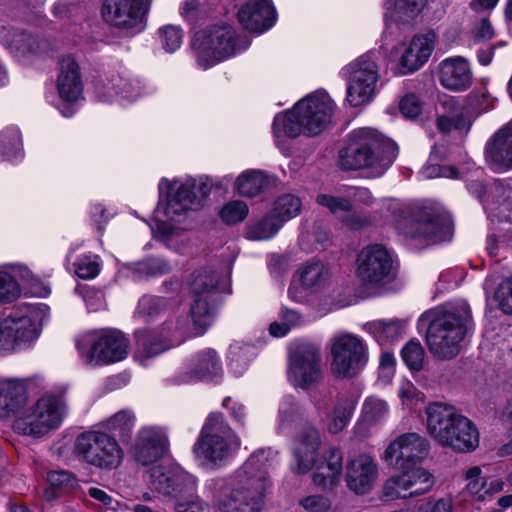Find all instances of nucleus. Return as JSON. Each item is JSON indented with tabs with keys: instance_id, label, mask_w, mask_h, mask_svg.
Returning <instances> with one entry per match:
<instances>
[{
	"instance_id": "1a4fd4ad",
	"label": "nucleus",
	"mask_w": 512,
	"mask_h": 512,
	"mask_svg": "<svg viewBox=\"0 0 512 512\" xmlns=\"http://www.w3.org/2000/svg\"><path fill=\"white\" fill-rule=\"evenodd\" d=\"M67 415L62 395L47 392L32 404L23 405L13 422V430L21 435L41 438L58 429Z\"/></svg>"
},
{
	"instance_id": "39448f33",
	"label": "nucleus",
	"mask_w": 512,
	"mask_h": 512,
	"mask_svg": "<svg viewBox=\"0 0 512 512\" xmlns=\"http://www.w3.org/2000/svg\"><path fill=\"white\" fill-rule=\"evenodd\" d=\"M397 156L396 144L372 128H358L347 135L339 153L345 170H367L372 177L383 175Z\"/></svg>"
},
{
	"instance_id": "79ce46f5",
	"label": "nucleus",
	"mask_w": 512,
	"mask_h": 512,
	"mask_svg": "<svg viewBox=\"0 0 512 512\" xmlns=\"http://www.w3.org/2000/svg\"><path fill=\"white\" fill-rule=\"evenodd\" d=\"M0 41L22 56L38 52L42 44L31 34L6 28L0 30Z\"/></svg>"
},
{
	"instance_id": "8fccbe9b",
	"label": "nucleus",
	"mask_w": 512,
	"mask_h": 512,
	"mask_svg": "<svg viewBox=\"0 0 512 512\" xmlns=\"http://www.w3.org/2000/svg\"><path fill=\"white\" fill-rule=\"evenodd\" d=\"M303 409L292 396L282 398L279 405L278 430L284 432L296 425L303 417Z\"/></svg>"
},
{
	"instance_id": "052dcab7",
	"label": "nucleus",
	"mask_w": 512,
	"mask_h": 512,
	"mask_svg": "<svg viewBox=\"0 0 512 512\" xmlns=\"http://www.w3.org/2000/svg\"><path fill=\"white\" fill-rule=\"evenodd\" d=\"M481 474L482 470L478 466L469 468L465 474L467 480L466 491L479 502H482L480 496H483L485 491V478L481 477Z\"/></svg>"
},
{
	"instance_id": "de8ad7c7",
	"label": "nucleus",
	"mask_w": 512,
	"mask_h": 512,
	"mask_svg": "<svg viewBox=\"0 0 512 512\" xmlns=\"http://www.w3.org/2000/svg\"><path fill=\"white\" fill-rule=\"evenodd\" d=\"M427 0H385L386 15L395 21H408L424 7Z\"/></svg>"
},
{
	"instance_id": "bf43d9fd",
	"label": "nucleus",
	"mask_w": 512,
	"mask_h": 512,
	"mask_svg": "<svg viewBox=\"0 0 512 512\" xmlns=\"http://www.w3.org/2000/svg\"><path fill=\"white\" fill-rule=\"evenodd\" d=\"M498 308L507 315H512V275L503 279L494 292Z\"/></svg>"
},
{
	"instance_id": "58836bf2",
	"label": "nucleus",
	"mask_w": 512,
	"mask_h": 512,
	"mask_svg": "<svg viewBox=\"0 0 512 512\" xmlns=\"http://www.w3.org/2000/svg\"><path fill=\"white\" fill-rule=\"evenodd\" d=\"M316 202L327 208L332 214L340 217L343 223L351 229H359L367 223L365 218L360 217L352 210L353 205L347 198L319 194L316 197Z\"/></svg>"
},
{
	"instance_id": "e2e57ef3",
	"label": "nucleus",
	"mask_w": 512,
	"mask_h": 512,
	"mask_svg": "<svg viewBox=\"0 0 512 512\" xmlns=\"http://www.w3.org/2000/svg\"><path fill=\"white\" fill-rule=\"evenodd\" d=\"M399 109L406 118H416L422 111V102L417 95L407 94L401 99Z\"/></svg>"
},
{
	"instance_id": "9d476101",
	"label": "nucleus",
	"mask_w": 512,
	"mask_h": 512,
	"mask_svg": "<svg viewBox=\"0 0 512 512\" xmlns=\"http://www.w3.org/2000/svg\"><path fill=\"white\" fill-rule=\"evenodd\" d=\"M191 45L196 53L197 64L206 70L245 50L249 42L238 38L232 26L222 24L197 32Z\"/></svg>"
},
{
	"instance_id": "dca6fc26",
	"label": "nucleus",
	"mask_w": 512,
	"mask_h": 512,
	"mask_svg": "<svg viewBox=\"0 0 512 512\" xmlns=\"http://www.w3.org/2000/svg\"><path fill=\"white\" fill-rule=\"evenodd\" d=\"M288 382L296 389L307 390L322 379L320 348L310 342H298L290 348Z\"/></svg>"
},
{
	"instance_id": "37998d69",
	"label": "nucleus",
	"mask_w": 512,
	"mask_h": 512,
	"mask_svg": "<svg viewBox=\"0 0 512 512\" xmlns=\"http://www.w3.org/2000/svg\"><path fill=\"white\" fill-rule=\"evenodd\" d=\"M273 179L261 170H247L235 180V189L239 195L254 197L268 187Z\"/></svg>"
},
{
	"instance_id": "c9c22d12",
	"label": "nucleus",
	"mask_w": 512,
	"mask_h": 512,
	"mask_svg": "<svg viewBox=\"0 0 512 512\" xmlns=\"http://www.w3.org/2000/svg\"><path fill=\"white\" fill-rule=\"evenodd\" d=\"M56 88L59 97L66 102H75L81 97L83 82L74 58L67 56L60 61Z\"/></svg>"
},
{
	"instance_id": "a211bd4d",
	"label": "nucleus",
	"mask_w": 512,
	"mask_h": 512,
	"mask_svg": "<svg viewBox=\"0 0 512 512\" xmlns=\"http://www.w3.org/2000/svg\"><path fill=\"white\" fill-rule=\"evenodd\" d=\"M484 93L471 92L465 100L448 98L442 102L444 113L437 118V127L443 133L456 132L467 135L477 116L488 107Z\"/></svg>"
},
{
	"instance_id": "13d9d810",
	"label": "nucleus",
	"mask_w": 512,
	"mask_h": 512,
	"mask_svg": "<svg viewBox=\"0 0 512 512\" xmlns=\"http://www.w3.org/2000/svg\"><path fill=\"white\" fill-rule=\"evenodd\" d=\"M75 273L79 278L92 279L99 274L100 265L97 256L84 254L74 262Z\"/></svg>"
},
{
	"instance_id": "5701e85b",
	"label": "nucleus",
	"mask_w": 512,
	"mask_h": 512,
	"mask_svg": "<svg viewBox=\"0 0 512 512\" xmlns=\"http://www.w3.org/2000/svg\"><path fill=\"white\" fill-rule=\"evenodd\" d=\"M149 5L150 0H105L103 15L114 26L136 34L145 28Z\"/></svg>"
},
{
	"instance_id": "680f3d73",
	"label": "nucleus",
	"mask_w": 512,
	"mask_h": 512,
	"mask_svg": "<svg viewBox=\"0 0 512 512\" xmlns=\"http://www.w3.org/2000/svg\"><path fill=\"white\" fill-rule=\"evenodd\" d=\"M299 504L307 512H328L331 501L323 495H310L302 498Z\"/></svg>"
},
{
	"instance_id": "6e6552de",
	"label": "nucleus",
	"mask_w": 512,
	"mask_h": 512,
	"mask_svg": "<svg viewBox=\"0 0 512 512\" xmlns=\"http://www.w3.org/2000/svg\"><path fill=\"white\" fill-rule=\"evenodd\" d=\"M240 445V438L225 417L221 413H211L194 445V452L206 466L219 468L226 465Z\"/></svg>"
},
{
	"instance_id": "4c0bfd02",
	"label": "nucleus",
	"mask_w": 512,
	"mask_h": 512,
	"mask_svg": "<svg viewBox=\"0 0 512 512\" xmlns=\"http://www.w3.org/2000/svg\"><path fill=\"white\" fill-rule=\"evenodd\" d=\"M28 381L20 379H5L0 381V418L21 412L27 401Z\"/></svg>"
},
{
	"instance_id": "6ab92c4d",
	"label": "nucleus",
	"mask_w": 512,
	"mask_h": 512,
	"mask_svg": "<svg viewBox=\"0 0 512 512\" xmlns=\"http://www.w3.org/2000/svg\"><path fill=\"white\" fill-rule=\"evenodd\" d=\"M216 284V276L207 270L193 272L188 280L192 298L190 318L196 327L205 328L211 322Z\"/></svg>"
},
{
	"instance_id": "393cba45",
	"label": "nucleus",
	"mask_w": 512,
	"mask_h": 512,
	"mask_svg": "<svg viewBox=\"0 0 512 512\" xmlns=\"http://www.w3.org/2000/svg\"><path fill=\"white\" fill-rule=\"evenodd\" d=\"M393 259L391 253L381 244L364 247L357 257V275L367 285H380L391 274Z\"/></svg>"
},
{
	"instance_id": "cd10ccee",
	"label": "nucleus",
	"mask_w": 512,
	"mask_h": 512,
	"mask_svg": "<svg viewBox=\"0 0 512 512\" xmlns=\"http://www.w3.org/2000/svg\"><path fill=\"white\" fill-rule=\"evenodd\" d=\"M223 374L221 361L212 349L200 351L190 357L175 377L178 384H188L199 380H215Z\"/></svg>"
},
{
	"instance_id": "69168bd1",
	"label": "nucleus",
	"mask_w": 512,
	"mask_h": 512,
	"mask_svg": "<svg viewBox=\"0 0 512 512\" xmlns=\"http://www.w3.org/2000/svg\"><path fill=\"white\" fill-rule=\"evenodd\" d=\"M453 500L450 496L439 499H430L423 503L418 512H452Z\"/></svg>"
},
{
	"instance_id": "9b49d317",
	"label": "nucleus",
	"mask_w": 512,
	"mask_h": 512,
	"mask_svg": "<svg viewBox=\"0 0 512 512\" xmlns=\"http://www.w3.org/2000/svg\"><path fill=\"white\" fill-rule=\"evenodd\" d=\"M189 323V318L175 312L153 329H138L135 332L136 350L134 358L146 366L150 359L180 343Z\"/></svg>"
},
{
	"instance_id": "f8f14e48",
	"label": "nucleus",
	"mask_w": 512,
	"mask_h": 512,
	"mask_svg": "<svg viewBox=\"0 0 512 512\" xmlns=\"http://www.w3.org/2000/svg\"><path fill=\"white\" fill-rule=\"evenodd\" d=\"M73 452L78 460L102 471L117 469L124 460V451L117 439L100 430L79 434Z\"/></svg>"
},
{
	"instance_id": "f3484780",
	"label": "nucleus",
	"mask_w": 512,
	"mask_h": 512,
	"mask_svg": "<svg viewBox=\"0 0 512 512\" xmlns=\"http://www.w3.org/2000/svg\"><path fill=\"white\" fill-rule=\"evenodd\" d=\"M331 372L337 378H352L360 373L368 362L366 342L354 334H341L334 338L331 347Z\"/></svg>"
},
{
	"instance_id": "0eeeda50",
	"label": "nucleus",
	"mask_w": 512,
	"mask_h": 512,
	"mask_svg": "<svg viewBox=\"0 0 512 512\" xmlns=\"http://www.w3.org/2000/svg\"><path fill=\"white\" fill-rule=\"evenodd\" d=\"M425 414L427 431L439 445L458 452H469L478 447L477 428L455 407L433 402L426 406Z\"/></svg>"
},
{
	"instance_id": "b1692460",
	"label": "nucleus",
	"mask_w": 512,
	"mask_h": 512,
	"mask_svg": "<svg viewBox=\"0 0 512 512\" xmlns=\"http://www.w3.org/2000/svg\"><path fill=\"white\" fill-rule=\"evenodd\" d=\"M428 453L427 439L418 433L410 432L392 441L384 451L383 459L388 465L405 469L424 460Z\"/></svg>"
},
{
	"instance_id": "f704fd0d",
	"label": "nucleus",
	"mask_w": 512,
	"mask_h": 512,
	"mask_svg": "<svg viewBox=\"0 0 512 512\" xmlns=\"http://www.w3.org/2000/svg\"><path fill=\"white\" fill-rule=\"evenodd\" d=\"M472 78L470 65L464 57H449L439 64V82L448 90L465 91L471 86Z\"/></svg>"
},
{
	"instance_id": "e433bc0d",
	"label": "nucleus",
	"mask_w": 512,
	"mask_h": 512,
	"mask_svg": "<svg viewBox=\"0 0 512 512\" xmlns=\"http://www.w3.org/2000/svg\"><path fill=\"white\" fill-rule=\"evenodd\" d=\"M389 414L387 402L381 398L367 397L362 405L361 415L353 427V432L357 437H368L374 427L384 422Z\"/></svg>"
},
{
	"instance_id": "5fc2aeb1",
	"label": "nucleus",
	"mask_w": 512,
	"mask_h": 512,
	"mask_svg": "<svg viewBox=\"0 0 512 512\" xmlns=\"http://www.w3.org/2000/svg\"><path fill=\"white\" fill-rule=\"evenodd\" d=\"M159 39L162 47L169 53L179 49L183 42V30L176 25H165L158 31Z\"/></svg>"
},
{
	"instance_id": "4d7b16f0",
	"label": "nucleus",
	"mask_w": 512,
	"mask_h": 512,
	"mask_svg": "<svg viewBox=\"0 0 512 512\" xmlns=\"http://www.w3.org/2000/svg\"><path fill=\"white\" fill-rule=\"evenodd\" d=\"M404 363L411 369L418 371L422 368L424 360V350L419 341H409L401 351Z\"/></svg>"
},
{
	"instance_id": "f03ea898",
	"label": "nucleus",
	"mask_w": 512,
	"mask_h": 512,
	"mask_svg": "<svg viewBox=\"0 0 512 512\" xmlns=\"http://www.w3.org/2000/svg\"><path fill=\"white\" fill-rule=\"evenodd\" d=\"M232 181L231 175H226L217 182L208 176L186 177L173 181L161 179L158 185L159 195L162 198L166 194V201L159 203L155 210V226L152 228L154 234L164 241H169L174 233L172 223L182 222L190 212L199 209L214 186L223 188Z\"/></svg>"
},
{
	"instance_id": "2f4dec72",
	"label": "nucleus",
	"mask_w": 512,
	"mask_h": 512,
	"mask_svg": "<svg viewBox=\"0 0 512 512\" xmlns=\"http://www.w3.org/2000/svg\"><path fill=\"white\" fill-rule=\"evenodd\" d=\"M19 281L31 289L38 284V278L25 265L4 264L0 266V301L11 302L20 297Z\"/></svg>"
},
{
	"instance_id": "4468645a",
	"label": "nucleus",
	"mask_w": 512,
	"mask_h": 512,
	"mask_svg": "<svg viewBox=\"0 0 512 512\" xmlns=\"http://www.w3.org/2000/svg\"><path fill=\"white\" fill-rule=\"evenodd\" d=\"M77 348L86 364L97 366L125 359L129 342L120 331L104 329L84 335L77 341Z\"/></svg>"
},
{
	"instance_id": "bb28decb",
	"label": "nucleus",
	"mask_w": 512,
	"mask_h": 512,
	"mask_svg": "<svg viewBox=\"0 0 512 512\" xmlns=\"http://www.w3.org/2000/svg\"><path fill=\"white\" fill-rule=\"evenodd\" d=\"M95 93L103 101L116 100L125 105L142 96L143 87L140 80L127 72L113 73L96 84Z\"/></svg>"
},
{
	"instance_id": "09e8293b",
	"label": "nucleus",
	"mask_w": 512,
	"mask_h": 512,
	"mask_svg": "<svg viewBox=\"0 0 512 512\" xmlns=\"http://www.w3.org/2000/svg\"><path fill=\"white\" fill-rule=\"evenodd\" d=\"M302 210V200L294 194H283L273 203L271 212L284 225L287 221L297 217Z\"/></svg>"
},
{
	"instance_id": "7ed1b4c3",
	"label": "nucleus",
	"mask_w": 512,
	"mask_h": 512,
	"mask_svg": "<svg viewBox=\"0 0 512 512\" xmlns=\"http://www.w3.org/2000/svg\"><path fill=\"white\" fill-rule=\"evenodd\" d=\"M334 111L335 104L325 91L300 99L292 109L275 115L272 129L276 145L284 151L287 139L321 134L331 124Z\"/></svg>"
},
{
	"instance_id": "0e129e2a",
	"label": "nucleus",
	"mask_w": 512,
	"mask_h": 512,
	"mask_svg": "<svg viewBox=\"0 0 512 512\" xmlns=\"http://www.w3.org/2000/svg\"><path fill=\"white\" fill-rule=\"evenodd\" d=\"M175 512H216L209 504L199 498L178 500L174 506Z\"/></svg>"
},
{
	"instance_id": "3c124183",
	"label": "nucleus",
	"mask_w": 512,
	"mask_h": 512,
	"mask_svg": "<svg viewBox=\"0 0 512 512\" xmlns=\"http://www.w3.org/2000/svg\"><path fill=\"white\" fill-rule=\"evenodd\" d=\"M21 151V135L16 127H8L0 132V160H12Z\"/></svg>"
},
{
	"instance_id": "a878e982",
	"label": "nucleus",
	"mask_w": 512,
	"mask_h": 512,
	"mask_svg": "<svg viewBox=\"0 0 512 512\" xmlns=\"http://www.w3.org/2000/svg\"><path fill=\"white\" fill-rule=\"evenodd\" d=\"M435 42L436 35L432 31L415 35L408 44L400 41L393 48L395 53H401L397 65L398 73L406 75L419 70L430 58Z\"/></svg>"
},
{
	"instance_id": "c85d7f7f",
	"label": "nucleus",
	"mask_w": 512,
	"mask_h": 512,
	"mask_svg": "<svg viewBox=\"0 0 512 512\" xmlns=\"http://www.w3.org/2000/svg\"><path fill=\"white\" fill-rule=\"evenodd\" d=\"M168 447L165 431L160 427L147 426L138 431L132 446V454L138 463L150 465L162 458Z\"/></svg>"
},
{
	"instance_id": "774afa93",
	"label": "nucleus",
	"mask_w": 512,
	"mask_h": 512,
	"mask_svg": "<svg viewBox=\"0 0 512 512\" xmlns=\"http://www.w3.org/2000/svg\"><path fill=\"white\" fill-rule=\"evenodd\" d=\"M83 299L89 311H98L105 307L104 295L94 288H85Z\"/></svg>"
},
{
	"instance_id": "473e14b6",
	"label": "nucleus",
	"mask_w": 512,
	"mask_h": 512,
	"mask_svg": "<svg viewBox=\"0 0 512 512\" xmlns=\"http://www.w3.org/2000/svg\"><path fill=\"white\" fill-rule=\"evenodd\" d=\"M277 13L270 0H251L238 11L240 24L251 32L262 33L276 22Z\"/></svg>"
},
{
	"instance_id": "7c9ffc66",
	"label": "nucleus",
	"mask_w": 512,
	"mask_h": 512,
	"mask_svg": "<svg viewBox=\"0 0 512 512\" xmlns=\"http://www.w3.org/2000/svg\"><path fill=\"white\" fill-rule=\"evenodd\" d=\"M486 164L494 172L512 169V124L500 128L487 141L484 148Z\"/></svg>"
},
{
	"instance_id": "338daca9",
	"label": "nucleus",
	"mask_w": 512,
	"mask_h": 512,
	"mask_svg": "<svg viewBox=\"0 0 512 512\" xmlns=\"http://www.w3.org/2000/svg\"><path fill=\"white\" fill-rule=\"evenodd\" d=\"M421 173L426 178L446 177L456 179L458 177V171L453 166L439 164H429L422 169Z\"/></svg>"
},
{
	"instance_id": "c03bdc74",
	"label": "nucleus",
	"mask_w": 512,
	"mask_h": 512,
	"mask_svg": "<svg viewBox=\"0 0 512 512\" xmlns=\"http://www.w3.org/2000/svg\"><path fill=\"white\" fill-rule=\"evenodd\" d=\"M128 275L134 280L146 277H158L171 271V265L164 258L152 257L143 261L130 263L125 266Z\"/></svg>"
},
{
	"instance_id": "20e7f679",
	"label": "nucleus",
	"mask_w": 512,
	"mask_h": 512,
	"mask_svg": "<svg viewBox=\"0 0 512 512\" xmlns=\"http://www.w3.org/2000/svg\"><path fill=\"white\" fill-rule=\"evenodd\" d=\"M471 323L469 304L459 300L424 312L418 327L427 328L426 342L434 356L451 359L459 354L460 343Z\"/></svg>"
},
{
	"instance_id": "ea45409f",
	"label": "nucleus",
	"mask_w": 512,
	"mask_h": 512,
	"mask_svg": "<svg viewBox=\"0 0 512 512\" xmlns=\"http://www.w3.org/2000/svg\"><path fill=\"white\" fill-rule=\"evenodd\" d=\"M296 276L304 289L312 293L326 287L330 279V272L323 262L312 261L302 265Z\"/></svg>"
},
{
	"instance_id": "412c9836",
	"label": "nucleus",
	"mask_w": 512,
	"mask_h": 512,
	"mask_svg": "<svg viewBox=\"0 0 512 512\" xmlns=\"http://www.w3.org/2000/svg\"><path fill=\"white\" fill-rule=\"evenodd\" d=\"M433 485L434 478L426 469L405 468L401 474L384 483L382 493L386 500L406 499L427 493Z\"/></svg>"
},
{
	"instance_id": "a19ab883",
	"label": "nucleus",
	"mask_w": 512,
	"mask_h": 512,
	"mask_svg": "<svg viewBox=\"0 0 512 512\" xmlns=\"http://www.w3.org/2000/svg\"><path fill=\"white\" fill-rule=\"evenodd\" d=\"M366 332L371 334L381 345L392 343L404 334L405 323L399 319H381L364 324Z\"/></svg>"
},
{
	"instance_id": "ddd939ff",
	"label": "nucleus",
	"mask_w": 512,
	"mask_h": 512,
	"mask_svg": "<svg viewBox=\"0 0 512 512\" xmlns=\"http://www.w3.org/2000/svg\"><path fill=\"white\" fill-rule=\"evenodd\" d=\"M378 60V53L369 51L342 69L347 82L346 99L352 107L367 104L375 97L380 77Z\"/></svg>"
},
{
	"instance_id": "864d4df0",
	"label": "nucleus",
	"mask_w": 512,
	"mask_h": 512,
	"mask_svg": "<svg viewBox=\"0 0 512 512\" xmlns=\"http://www.w3.org/2000/svg\"><path fill=\"white\" fill-rule=\"evenodd\" d=\"M135 420L136 417L132 410L123 409L105 420L104 427L109 431L122 434L129 432L134 427Z\"/></svg>"
},
{
	"instance_id": "72a5a7b5",
	"label": "nucleus",
	"mask_w": 512,
	"mask_h": 512,
	"mask_svg": "<svg viewBox=\"0 0 512 512\" xmlns=\"http://www.w3.org/2000/svg\"><path fill=\"white\" fill-rule=\"evenodd\" d=\"M377 473V465L369 455H358L347 464V486L357 494H365L373 487Z\"/></svg>"
},
{
	"instance_id": "2eb2a0df",
	"label": "nucleus",
	"mask_w": 512,
	"mask_h": 512,
	"mask_svg": "<svg viewBox=\"0 0 512 512\" xmlns=\"http://www.w3.org/2000/svg\"><path fill=\"white\" fill-rule=\"evenodd\" d=\"M48 307L44 304L27 306L22 315L11 314L0 321V347L5 351L13 350L17 345L35 340L40 328L48 316Z\"/></svg>"
},
{
	"instance_id": "aec40b11",
	"label": "nucleus",
	"mask_w": 512,
	"mask_h": 512,
	"mask_svg": "<svg viewBox=\"0 0 512 512\" xmlns=\"http://www.w3.org/2000/svg\"><path fill=\"white\" fill-rule=\"evenodd\" d=\"M407 235L425 244H437L452 238L451 216L435 208L425 207L410 223Z\"/></svg>"
},
{
	"instance_id": "c756f323",
	"label": "nucleus",
	"mask_w": 512,
	"mask_h": 512,
	"mask_svg": "<svg viewBox=\"0 0 512 512\" xmlns=\"http://www.w3.org/2000/svg\"><path fill=\"white\" fill-rule=\"evenodd\" d=\"M358 398L350 392H341L331 400L330 406L324 401L316 402L318 412L326 415V428L330 434L342 432L350 423Z\"/></svg>"
},
{
	"instance_id": "6e6d98bb",
	"label": "nucleus",
	"mask_w": 512,
	"mask_h": 512,
	"mask_svg": "<svg viewBox=\"0 0 512 512\" xmlns=\"http://www.w3.org/2000/svg\"><path fill=\"white\" fill-rule=\"evenodd\" d=\"M249 212L247 204L241 200H232L226 203L221 211L220 217L226 224L232 225L243 221Z\"/></svg>"
},
{
	"instance_id": "423d86ee",
	"label": "nucleus",
	"mask_w": 512,
	"mask_h": 512,
	"mask_svg": "<svg viewBox=\"0 0 512 512\" xmlns=\"http://www.w3.org/2000/svg\"><path fill=\"white\" fill-rule=\"evenodd\" d=\"M320 445V433L315 427H307L301 431L294 448L295 471L306 474L315 468L312 474L314 485L322 490H330L339 483L343 470V453L337 447H329L317 461Z\"/></svg>"
},
{
	"instance_id": "49530a36",
	"label": "nucleus",
	"mask_w": 512,
	"mask_h": 512,
	"mask_svg": "<svg viewBox=\"0 0 512 512\" xmlns=\"http://www.w3.org/2000/svg\"><path fill=\"white\" fill-rule=\"evenodd\" d=\"M283 224L269 211L263 217L254 220L249 224L246 230L248 239L262 241L274 237L281 229Z\"/></svg>"
},
{
	"instance_id": "f257e3e1",
	"label": "nucleus",
	"mask_w": 512,
	"mask_h": 512,
	"mask_svg": "<svg viewBox=\"0 0 512 512\" xmlns=\"http://www.w3.org/2000/svg\"><path fill=\"white\" fill-rule=\"evenodd\" d=\"M276 455L272 449L257 450L229 478L206 481L205 491L220 512H260L265 493L271 487L269 471Z\"/></svg>"
},
{
	"instance_id": "4be33fe9",
	"label": "nucleus",
	"mask_w": 512,
	"mask_h": 512,
	"mask_svg": "<svg viewBox=\"0 0 512 512\" xmlns=\"http://www.w3.org/2000/svg\"><path fill=\"white\" fill-rule=\"evenodd\" d=\"M151 489L175 498H184L196 491L197 478L179 465L157 466L151 470Z\"/></svg>"
},
{
	"instance_id": "603ef678",
	"label": "nucleus",
	"mask_w": 512,
	"mask_h": 512,
	"mask_svg": "<svg viewBox=\"0 0 512 512\" xmlns=\"http://www.w3.org/2000/svg\"><path fill=\"white\" fill-rule=\"evenodd\" d=\"M168 301L158 296H143L137 306L136 315L145 320L155 318L166 311Z\"/></svg>"
},
{
	"instance_id": "a18cd8bd",
	"label": "nucleus",
	"mask_w": 512,
	"mask_h": 512,
	"mask_svg": "<svg viewBox=\"0 0 512 512\" xmlns=\"http://www.w3.org/2000/svg\"><path fill=\"white\" fill-rule=\"evenodd\" d=\"M254 346L235 342L229 348V369L235 376H241L247 370L249 363L255 358Z\"/></svg>"
}]
</instances>
